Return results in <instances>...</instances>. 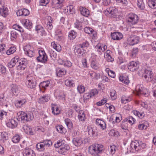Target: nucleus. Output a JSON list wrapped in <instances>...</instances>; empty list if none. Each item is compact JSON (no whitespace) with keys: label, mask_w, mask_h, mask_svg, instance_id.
I'll use <instances>...</instances> for the list:
<instances>
[{"label":"nucleus","mask_w":156,"mask_h":156,"mask_svg":"<svg viewBox=\"0 0 156 156\" xmlns=\"http://www.w3.org/2000/svg\"><path fill=\"white\" fill-rule=\"evenodd\" d=\"M131 99V98H126L125 97H122L121 98V102L122 103L126 104L129 101H130Z\"/></svg>","instance_id":"680f3d73"},{"label":"nucleus","mask_w":156,"mask_h":156,"mask_svg":"<svg viewBox=\"0 0 156 156\" xmlns=\"http://www.w3.org/2000/svg\"><path fill=\"white\" fill-rule=\"evenodd\" d=\"M111 36L112 39L116 40H120L123 37L122 34L119 32H114L111 33Z\"/></svg>","instance_id":"f3484780"},{"label":"nucleus","mask_w":156,"mask_h":156,"mask_svg":"<svg viewBox=\"0 0 156 156\" xmlns=\"http://www.w3.org/2000/svg\"><path fill=\"white\" fill-rule=\"evenodd\" d=\"M11 37L10 38L12 40H13L14 39H16L18 35V34L15 30H13L11 31L10 32Z\"/></svg>","instance_id":"3c124183"},{"label":"nucleus","mask_w":156,"mask_h":156,"mask_svg":"<svg viewBox=\"0 0 156 156\" xmlns=\"http://www.w3.org/2000/svg\"><path fill=\"white\" fill-rule=\"evenodd\" d=\"M104 150L103 146L102 144H95L89 147L88 151L90 153L94 155H97L101 153Z\"/></svg>","instance_id":"f257e3e1"},{"label":"nucleus","mask_w":156,"mask_h":156,"mask_svg":"<svg viewBox=\"0 0 156 156\" xmlns=\"http://www.w3.org/2000/svg\"><path fill=\"white\" fill-rule=\"evenodd\" d=\"M19 65L17 66L18 70H23L27 67V60L25 58H22L19 60Z\"/></svg>","instance_id":"9d476101"},{"label":"nucleus","mask_w":156,"mask_h":156,"mask_svg":"<svg viewBox=\"0 0 156 156\" xmlns=\"http://www.w3.org/2000/svg\"><path fill=\"white\" fill-rule=\"evenodd\" d=\"M20 115L19 118L21 119L22 121L24 122L31 120L33 118L32 115L29 113H27L24 112H21L17 113V115Z\"/></svg>","instance_id":"39448f33"},{"label":"nucleus","mask_w":156,"mask_h":156,"mask_svg":"<svg viewBox=\"0 0 156 156\" xmlns=\"http://www.w3.org/2000/svg\"><path fill=\"white\" fill-rule=\"evenodd\" d=\"M65 122L66 124L69 129H71L73 128V123L69 119H65Z\"/></svg>","instance_id":"a19ab883"},{"label":"nucleus","mask_w":156,"mask_h":156,"mask_svg":"<svg viewBox=\"0 0 156 156\" xmlns=\"http://www.w3.org/2000/svg\"><path fill=\"white\" fill-rule=\"evenodd\" d=\"M117 12V9L114 7H110L105 11V14L107 16L115 18Z\"/></svg>","instance_id":"0eeeda50"},{"label":"nucleus","mask_w":156,"mask_h":156,"mask_svg":"<svg viewBox=\"0 0 156 156\" xmlns=\"http://www.w3.org/2000/svg\"><path fill=\"white\" fill-rule=\"evenodd\" d=\"M13 28L14 29L18 31H20V32H23L24 31L23 28L20 26L19 25L14 24L13 25Z\"/></svg>","instance_id":"4d7b16f0"},{"label":"nucleus","mask_w":156,"mask_h":156,"mask_svg":"<svg viewBox=\"0 0 156 156\" xmlns=\"http://www.w3.org/2000/svg\"><path fill=\"white\" fill-rule=\"evenodd\" d=\"M69 149V147L68 145H65L63 147H61L58 150V152L60 154H64Z\"/></svg>","instance_id":"7c9ffc66"},{"label":"nucleus","mask_w":156,"mask_h":156,"mask_svg":"<svg viewBox=\"0 0 156 156\" xmlns=\"http://www.w3.org/2000/svg\"><path fill=\"white\" fill-rule=\"evenodd\" d=\"M23 128L26 133L30 135L33 134V132L32 129L27 126H23Z\"/></svg>","instance_id":"e433bc0d"},{"label":"nucleus","mask_w":156,"mask_h":156,"mask_svg":"<svg viewBox=\"0 0 156 156\" xmlns=\"http://www.w3.org/2000/svg\"><path fill=\"white\" fill-rule=\"evenodd\" d=\"M20 137L19 135H15L12 139V142L15 143H18L20 140Z\"/></svg>","instance_id":"13d9d810"},{"label":"nucleus","mask_w":156,"mask_h":156,"mask_svg":"<svg viewBox=\"0 0 156 156\" xmlns=\"http://www.w3.org/2000/svg\"><path fill=\"white\" fill-rule=\"evenodd\" d=\"M91 66L92 68L95 69H97L99 68L98 62L94 59L93 58L91 62Z\"/></svg>","instance_id":"2f4dec72"},{"label":"nucleus","mask_w":156,"mask_h":156,"mask_svg":"<svg viewBox=\"0 0 156 156\" xmlns=\"http://www.w3.org/2000/svg\"><path fill=\"white\" fill-rule=\"evenodd\" d=\"M36 147L39 151H44L45 149V147L42 142L37 144Z\"/></svg>","instance_id":"ea45409f"},{"label":"nucleus","mask_w":156,"mask_h":156,"mask_svg":"<svg viewBox=\"0 0 156 156\" xmlns=\"http://www.w3.org/2000/svg\"><path fill=\"white\" fill-rule=\"evenodd\" d=\"M119 80L120 81L126 84H128L129 82L128 78L124 77L123 76H120L119 77Z\"/></svg>","instance_id":"de8ad7c7"},{"label":"nucleus","mask_w":156,"mask_h":156,"mask_svg":"<svg viewBox=\"0 0 156 156\" xmlns=\"http://www.w3.org/2000/svg\"><path fill=\"white\" fill-rule=\"evenodd\" d=\"M148 5L153 9H156V0H149Z\"/></svg>","instance_id":"58836bf2"},{"label":"nucleus","mask_w":156,"mask_h":156,"mask_svg":"<svg viewBox=\"0 0 156 156\" xmlns=\"http://www.w3.org/2000/svg\"><path fill=\"white\" fill-rule=\"evenodd\" d=\"M51 46L57 51H59L61 50V48L60 45L58 44H56L55 42H53L51 43Z\"/></svg>","instance_id":"c03bdc74"},{"label":"nucleus","mask_w":156,"mask_h":156,"mask_svg":"<svg viewBox=\"0 0 156 156\" xmlns=\"http://www.w3.org/2000/svg\"><path fill=\"white\" fill-rule=\"evenodd\" d=\"M24 156H35L34 151L30 149L26 148L23 151Z\"/></svg>","instance_id":"412c9836"},{"label":"nucleus","mask_w":156,"mask_h":156,"mask_svg":"<svg viewBox=\"0 0 156 156\" xmlns=\"http://www.w3.org/2000/svg\"><path fill=\"white\" fill-rule=\"evenodd\" d=\"M61 64L65 66H66L68 67H71L72 66V63L69 61H64L62 60V62L60 63Z\"/></svg>","instance_id":"5fc2aeb1"},{"label":"nucleus","mask_w":156,"mask_h":156,"mask_svg":"<svg viewBox=\"0 0 156 156\" xmlns=\"http://www.w3.org/2000/svg\"><path fill=\"white\" fill-rule=\"evenodd\" d=\"M64 0H52L51 6L53 8H60Z\"/></svg>","instance_id":"dca6fc26"},{"label":"nucleus","mask_w":156,"mask_h":156,"mask_svg":"<svg viewBox=\"0 0 156 156\" xmlns=\"http://www.w3.org/2000/svg\"><path fill=\"white\" fill-rule=\"evenodd\" d=\"M8 8L4 6H2L0 9V14L3 17H6L8 15Z\"/></svg>","instance_id":"b1692460"},{"label":"nucleus","mask_w":156,"mask_h":156,"mask_svg":"<svg viewBox=\"0 0 156 156\" xmlns=\"http://www.w3.org/2000/svg\"><path fill=\"white\" fill-rule=\"evenodd\" d=\"M68 10H69L70 14H73L75 13V9L73 5H70L68 7Z\"/></svg>","instance_id":"69168bd1"},{"label":"nucleus","mask_w":156,"mask_h":156,"mask_svg":"<svg viewBox=\"0 0 156 156\" xmlns=\"http://www.w3.org/2000/svg\"><path fill=\"white\" fill-rule=\"evenodd\" d=\"M133 112L135 115L140 119L143 118L145 116V114L144 112L140 113L137 110H133Z\"/></svg>","instance_id":"4c0bfd02"},{"label":"nucleus","mask_w":156,"mask_h":156,"mask_svg":"<svg viewBox=\"0 0 156 156\" xmlns=\"http://www.w3.org/2000/svg\"><path fill=\"white\" fill-rule=\"evenodd\" d=\"M39 56L36 58L37 62L46 63L48 61V56L43 50L38 51Z\"/></svg>","instance_id":"f03ea898"},{"label":"nucleus","mask_w":156,"mask_h":156,"mask_svg":"<svg viewBox=\"0 0 156 156\" xmlns=\"http://www.w3.org/2000/svg\"><path fill=\"white\" fill-rule=\"evenodd\" d=\"M73 142L76 146H79L83 143V141L80 137H76L73 138Z\"/></svg>","instance_id":"5701e85b"},{"label":"nucleus","mask_w":156,"mask_h":156,"mask_svg":"<svg viewBox=\"0 0 156 156\" xmlns=\"http://www.w3.org/2000/svg\"><path fill=\"white\" fill-rule=\"evenodd\" d=\"M77 90L80 93H83L85 91V88L84 87L81 85H79L78 86L77 88Z\"/></svg>","instance_id":"bf43d9fd"},{"label":"nucleus","mask_w":156,"mask_h":156,"mask_svg":"<svg viewBox=\"0 0 156 156\" xmlns=\"http://www.w3.org/2000/svg\"><path fill=\"white\" fill-rule=\"evenodd\" d=\"M65 84L66 86L69 87H73L74 85V82L70 79H69L65 80Z\"/></svg>","instance_id":"79ce46f5"},{"label":"nucleus","mask_w":156,"mask_h":156,"mask_svg":"<svg viewBox=\"0 0 156 156\" xmlns=\"http://www.w3.org/2000/svg\"><path fill=\"white\" fill-rule=\"evenodd\" d=\"M27 102V100L25 98L17 100L15 101V105L17 108H20L25 104Z\"/></svg>","instance_id":"6ab92c4d"},{"label":"nucleus","mask_w":156,"mask_h":156,"mask_svg":"<svg viewBox=\"0 0 156 156\" xmlns=\"http://www.w3.org/2000/svg\"><path fill=\"white\" fill-rule=\"evenodd\" d=\"M138 52V48H133L131 52V56L133 58L134 57Z\"/></svg>","instance_id":"052dcab7"},{"label":"nucleus","mask_w":156,"mask_h":156,"mask_svg":"<svg viewBox=\"0 0 156 156\" xmlns=\"http://www.w3.org/2000/svg\"><path fill=\"white\" fill-rule=\"evenodd\" d=\"M140 38L135 35L131 36L128 39V41L131 45H133L137 44L139 42Z\"/></svg>","instance_id":"ddd939ff"},{"label":"nucleus","mask_w":156,"mask_h":156,"mask_svg":"<svg viewBox=\"0 0 156 156\" xmlns=\"http://www.w3.org/2000/svg\"><path fill=\"white\" fill-rule=\"evenodd\" d=\"M110 97L112 100L115 99L117 98V94L115 91L114 90H111L110 91Z\"/></svg>","instance_id":"6e6d98bb"},{"label":"nucleus","mask_w":156,"mask_h":156,"mask_svg":"<svg viewBox=\"0 0 156 156\" xmlns=\"http://www.w3.org/2000/svg\"><path fill=\"white\" fill-rule=\"evenodd\" d=\"M133 93L138 96L140 94H143L145 97H147L148 95V93L144 91L143 85L142 84L137 85L136 87L135 91H133Z\"/></svg>","instance_id":"1a4fd4ad"},{"label":"nucleus","mask_w":156,"mask_h":156,"mask_svg":"<svg viewBox=\"0 0 156 156\" xmlns=\"http://www.w3.org/2000/svg\"><path fill=\"white\" fill-rule=\"evenodd\" d=\"M78 118L80 120L84 121L85 120V114L83 111L81 110L79 111Z\"/></svg>","instance_id":"c9c22d12"},{"label":"nucleus","mask_w":156,"mask_h":156,"mask_svg":"<svg viewBox=\"0 0 156 156\" xmlns=\"http://www.w3.org/2000/svg\"><path fill=\"white\" fill-rule=\"evenodd\" d=\"M80 10L81 14L84 16L88 17L89 16L90 13L89 10L86 8L81 7Z\"/></svg>","instance_id":"bb28decb"},{"label":"nucleus","mask_w":156,"mask_h":156,"mask_svg":"<svg viewBox=\"0 0 156 156\" xmlns=\"http://www.w3.org/2000/svg\"><path fill=\"white\" fill-rule=\"evenodd\" d=\"M148 123L146 121H143L139 123L138 126V128L140 130H142L146 129L148 126Z\"/></svg>","instance_id":"a878e982"},{"label":"nucleus","mask_w":156,"mask_h":156,"mask_svg":"<svg viewBox=\"0 0 156 156\" xmlns=\"http://www.w3.org/2000/svg\"><path fill=\"white\" fill-rule=\"evenodd\" d=\"M128 22L130 26L136 24L138 21V16L132 13L129 14L128 16Z\"/></svg>","instance_id":"423d86ee"},{"label":"nucleus","mask_w":156,"mask_h":156,"mask_svg":"<svg viewBox=\"0 0 156 156\" xmlns=\"http://www.w3.org/2000/svg\"><path fill=\"white\" fill-rule=\"evenodd\" d=\"M50 98L48 95H45L39 98L38 102L41 104H43L48 101Z\"/></svg>","instance_id":"473e14b6"},{"label":"nucleus","mask_w":156,"mask_h":156,"mask_svg":"<svg viewBox=\"0 0 156 156\" xmlns=\"http://www.w3.org/2000/svg\"><path fill=\"white\" fill-rule=\"evenodd\" d=\"M76 33L74 30H72L69 34V37L71 40H73L75 38L76 36Z\"/></svg>","instance_id":"603ef678"},{"label":"nucleus","mask_w":156,"mask_h":156,"mask_svg":"<svg viewBox=\"0 0 156 156\" xmlns=\"http://www.w3.org/2000/svg\"><path fill=\"white\" fill-rule=\"evenodd\" d=\"M22 23L28 29H30L32 27V23L28 20H22Z\"/></svg>","instance_id":"393cba45"},{"label":"nucleus","mask_w":156,"mask_h":156,"mask_svg":"<svg viewBox=\"0 0 156 156\" xmlns=\"http://www.w3.org/2000/svg\"><path fill=\"white\" fill-rule=\"evenodd\" d=\"M6 125L8 127L13 128L17 126V123L14 120L12 119L10 122L7 123Z\"/></svg>","instance_id":"c756f323"},{"label":"nucleus","mask_w":156,"mask_h":156,"mask_svg":"<svg viewBox=\"0 0 156 156\" xmlns=\"http://www.w3.org/2000/svg\"><path fill=\"white\" fill-rule=\"evenodd\" d=\"M25 54L30 57H32L35 55V52L33 47L30 45H27L23 48Z\"/></svg>","instance_id":"6e6552de"},{"label":"nucleus","mask_w":156,"mask_h":156,"mask_svg":"<svg viewBox=\"0 0 156 156\" xmlns=\"http://www.w3.org/2000/svg\"><path fill=\"white\" fill-rule=\"evenodd\" d=\"M1 135L2 138L0 140L1 142L3 143L4 142L5 140H7L8 139V137L7 136V135L6 132H3L2 133Z\"/></svg>","instance_id":"49530a36"},{"label":"nucleus","mask_w":156,"mask_h":156,"mask_svg":"<svg viewBox=\"0 0 156 156\" xmlns=\"http://www.w3.org/2000/svg\"><path fill=\"white\" fill-rule=\"evenodd\" d=\"M57 130L60 133H65L66 132V129L61 125H58L56 126Z\"/></svg>","instance_id":"f704fd0d"},{"label":"nucleus","mask_w":156,"mask_h":156,"mask_svg":"<svg viewBox=\"0 0 156 156\" xmlns=\"http://www.w3.org/2000/svg\"><path fill=\"white\" fill-rule=\"evenodd\" d=\"M52 113L55 115H58L61 113V111L59 109L58 106L54 104H51Z\"/></svg>","instance_id":"2eb2a0df"},{"label":"nucleus","mask_w":156,"mask_h":156,"mask_svg":"<svg viewBox=\"0 0 156 156\" xmlns=\"http://www.w3.org/2000/svg\"><path fill=\"white\" fill-rule=\"evenodd\" d=\"M50 1V0H40V1L41 5L46 6L48 4Z\"/></svg>","instance_id":"774afa93"},{"label":"nucleus","mask_w":156,"mask_h":156,"mask_svg":"<svg viewBox=\"0 0 156 156\" xmlns=\"http://www.w3.org/2000/svg\"><path fill=\"white\" fill-rule=\"evenodd\" d=\"M29 13V11L26 9L19 10L16 12V14L18 16H26L28 15Z\"/></svg>","instance_id":"a211bd4d"},{"label":"nucleus","mask_w":156,"mask_h":156,"mask_svg":"<svg viewBox=\"0 0 156 156\" xmlns=\"http://www.w3.org/2000/svg\"><path fill=\"white\" fill-rule=\"evenodd\" d=\"M49 83V82L48 81H44L40 84L39 86L40 88H42L45 89L46 87L48 86Z\"/></svg>","instance_id":"09e8293b"},{"label":"nucleus","mask_w":156,"mask_h":156,"mask_svg":"<svg viewBox=\"0 0 156 156\" xmlns=\"http://www.w3.org/2000/svg\"><path fill=\"white\" fill-rule=\"evenodd\" d=\"M16 48L14 46L11 47L6 51L8 55H10L14 53L16 51Z\"/></svg>","instance_id":"864d4df0"},{"label":"nucleus","mask_w":156,"mask_h":156,"mask_svg":"<svg viewBox=\"0 0 156 156\" xmlns=\"http://www.w3.org/2000/svg\"><path fill=\"white\" fill-rule=\"evenodd\" d=\"M139 64L138 61H132L128 64V67L129 69L131 71L133 72L139 68Z\"/></svg>","instance_id":"f8f14e48"},{"label":"nucleus","mask_w":156,"mask_h":156,"mask_svg":"<svg viewBox=\"0 0 156 156\" xmlns=\"http://www.w3.org/2000/svg\"><path fill=\"white\" fill-rule=\"evenodd\" d=\"M11 91L12 95L17 96L20 91L18 86L15 84H12L10 85Z\"/></svg>","instance_id":"4468645a"},{"label":"nucleus","mask_w":156,"mask_h":156,"mask_svg":"<svg viewBox=\"0 0 156 156\" xmlns=\"http://www.w3.org/2000/svg\"><path fill=\"white\" fill-rule=\"evenodd\" d=\"M137 5L140 9H143L145 8L143 0H137Z\"/></svg>","instance_id":"a18cd8bd"},{"label":"nucleus","mask_w":156,"mask_h":156,"mask_svg":"<svg viewBox=\"0 0 156 156\" xmlns=\"http://www.w3.org/2000/svg\"><path fill=\"white\" fill-rule=\"evenodd\" d=\"M153 75L154 74L151 70L146 69L144 71L143 76L144 77L145 79L147 82H150L152 80Z\"/></svg>","instance_id":"9b49d317"},{"label":"nucleus","mask_w":156,"mask_h":156,"mask_svg":"<svg viewBox=\"0 0 156 156\" xmlns=\"http://www.w3.org/2000/svg\"><path fill=\"white\" fill-rule=\"evenodd\" d=\"M135 119L132 116H129L125 118L123 121L124 123L126 122L130 125H132L135 122Z\"/></svg>","instance_id":"c85d7f7f"},{"label":"nucleus","mask_w":156,"mask_h":156,"mask_svg":"<svg viewBox=\"0 0 156 156\" xmlns=\"http://www.w3.org/2000/svg\"><path fill=\"white\" fill-rule=\"evenodd\" d=\"M26 83L28 88L30 89L34 88L36 84L35 78L30 75L27 76Z\"/></svg>","instance_id":"20e7f679"},{"label":"nucleus","mask_w":156,"mask_h":156,"mask_svg":"<svg viewBox=\"0 0 156 156\" xmlns=\"http://www.w3.org/2000/svg\"><path fill=\"white\" fill-rule=\"evenodd\" d=\"M6 101L5 99L4 96L0 97V108L3 106V107L7 108L8 107V105L6 103Z\"/></svg>","instance_id":"72a5a7b5"},{"label":"nucleus","mask_w":156,"mask_h":156,"mask_svg":"<svg viewBox=\"0 0 156 156\" xmlns=\"http://www.w3.org/2000/svg\"><path fill=\"white\" fill-rule=\"evenodd\" d=\"M107 48V46L106 45H104L103 46H101V44H98L95 47V49H99L102 52H104Z\"/></svg>","instance_id":"37998d69"},{"label":"nucleus","mask_w":156,"mask_h":156,"mask_svg":"<svg viewBox=\"0 0 156 156\" xmlns=\"http://www.w3.org/2000/svg\"><path fill=\"white\" fill-rule=\"evenodd\" d=\"M45 147H48L52 144V142L51 140H44L42 142Z\"/></svg>","instance_id":"8fccbe9b"},{"label":"nucleus","mask_w":156,"mask_h":156,"mask_svg":"<svg viewBox=\"0 0 156 156\" xmlns=\"http://www.w3.org/2000/svg\"><path fill=\"white\" fill-rule=\"evenodd\" d=\"M140 143V144L139 141L136 140L133 141L130 144V147L136 151L140 150L146 147L145 144L142 143L141 142Z\"/></svg>","instance_id":"7ed1b4c3"},{"label":"nucleus","mask_w":156,"mask_h":156,"mask_svg":"<svg viewBox=\"0 0 156 156\" xmlns=\"http://www.w3.org/2000/svg\"><path fill=\"white\" fill-rule=\"evenodd\" d=\"M106 101V99L105 98H104L99 101L97 102L96 103V105L98 106H101L105 103Z\"/></svg>","instance_id":"0e129e2a"},{"label":"nucleus","mask_w":156,"mask_h":156,"mask_svg":"<svg viewBox=\"0 0 156 156\" xmlns=\"http://www.w3.org/2000/svg\"><path fill=\"white\" fill-rule=\"evenodd\" d=\"M116 147L114 145L111 146L109 150L110 151V154L113 155L114 154L115 151Z\"/></svg>","instance_id":"e2e57ef3"},{"label":"nucleus","mask_w":156,"mask_h":156,"mask_svg":"<svg viewBox=\"0 0 156 156\" xmlns=\"http://www.w3.org/2000/svg\"><path fill=\"white\" fill-rule=\"evenodd\" d=\"M19 58L18 56H15L12 58L10 62L8 64V66L9 68H12L15 66L16 63L18 62Z\"/></svg>","instance_id":"aec40b11"},{"label":"nucleus","mask_w":156,"mask_h":156,"mask_svg":"<svg viewBox=\"0 0 156 156\" xmlns=\"http://www.w3.org/2000/svg\"><path fill=\"white\" fill-rule=\"evenodd\" d=\"M98 92L97 89H92L89 92L91 96L92 97L97 95L98 94Z\"/></svg>","instance_id":"338daca9"},{"label":"nucleus","mask_w":156,"mask_h":156,"mask_svg":"<svg viewBox=\"0 0 156 156\" xmlns=\"http://www.w3.org/2000/svg\"><path fill=\"white\" fill-rule=\"evenodd\" d=\"M66 70L64 68L58 67L56 69V74L59 77H62L66 74Z\"/></svg>","instance_id":"4be33fe9"},{"label":"nucleus","mask_w":156,"mask_h":156,"mask_svg":"<svg viewBox=\"0 0 156 156\" xmlns=\"http://www.w3.org/2000/svg\"><path fill=\"white\" fill-rule=\"evenodd\" d=\"M111 52L110 50H108L106 51V54L105 55V57L108 62H112L114 61V58H112L111 55Z\"/></svg>","instance_id":"cd10ccee"}]
</instances>
